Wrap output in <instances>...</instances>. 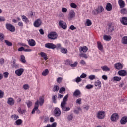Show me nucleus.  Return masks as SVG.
Wrapping results in <instances>:
<instances>
[{
	"label": "nucleus",
	"mask_w": 127,
	"mask_h": 127,
	"mask_svg": "<svg viewBox=\"0 0 127 127\" xmlns=\"http://www.w3.org/2000/svg\"><path fill=\"white\" fill-rule=\"evenodd\" d=\"M69 95L68 94L66 95L63 99L62 102L61 103V108L63 111L64 112H68L71 110V108L69 107H66L67 105V102H68V97Z\"/></svg>",
	"instance_id": "1"
},
{
	"label": "nucleus",
	"mask_w": 127,
	"mask_h": 127,
	"mask_svg": "<svg viewBox=\"0 0 127 127\" xmlns=\"http://www.w3.org/2000/svg\"><path fill=\"white\" fill-rule=\"evenodd\" d=\"M96 117L97 118H98L99 120H103V119L105 118V117H106V112L104 111H98Z\"/></svg>",
	"instance_id": "2"
},
{
	"label": "nucleus",
	"mask_w": 127,
	"mask_h": 127,
	"mask_svg": "<svg viewBox=\"0 0 127 127\" xmlns=\"http://www.w3.org/2000/svg\"><path fill=\"white\" fill-rule=\"evenodd\" d=\"M58 36V35H57V33L55 32H51L48 35V38L49 39H52V40L56 39Z\"/></svg>",
	"instance_id": "3"
},
{
	"label": "nucleus",
	"mask_w": 127,
	"mask_h": 127,
	"mask_svg": "<svg viewBox=\"0 0 127 127\" xmlns=\"http://www.w3.org/2000/svg\"><path fill=\"white\" fill-rule=\"evenodd\" d=\"M38 103H39L38 100H37L35 103L34 108L32 111V114H35V112H36L37 114H40V110L38 109V107H39V106L38 105Z\"/></svg>",
	"instance_id": "4"
},
{
	"label": "nucleus",
	"mask_w": 127,
	"mask_h": 127,
	"mask_svg": "<svg viewBox=\"0 0 127 127\" xmlns=\"http://www.w3.org/2000/svg\"><path fill=\"white\" fill-rule=\"evenodd\" d=\"M6 28L9 31H11V32H14L15 31V27L14 26L12 25V24L10 23H7L6 24Z\"/></svg>",
	"instance_id": "5"
},
{
	"label": "nucleus",
	"mask_w": 127,
	"mask_h": 127,
	"mask_svg": "<svg viewBox=\"0 0 127 127\" xmlns=\"http://www.w3.org/2000/svg\"><path fill=\"white\" fill-rule=\"evenodd\" d=\"M42 25V20H41L40 19H37L35 20V21L33 23V25L34 27H40L41 25Z\"/></svg>",
	"instance_id": "6"
},
{
	"label": "nucleus",
	"mask_w": 127,
	"mask_h": 127,
	"mask_svg": "<svg viewBox=\"0 0 127 127\" xmlns=\"http://www.w3.org/2000/svg\"><path fill=\"white\" fill-rule=\"evenodd\" d=\"M119 119V114L118 113H113L111 117L110 120L111 122H117V120Z\"/></svg>",
	"instance_id": "7"
},
{
	"label": "nucleus",
	"mask_w": 127,
	"mask_h": 127,
	"mask_svg": "<svg viewBox=\"0 0 127 127\" xmlns=\"http://www.w3.org/2000/svg\"><path fill=\"white\" fill-rule=\"evenodd\" d=\"M59 25L63 29H67V24L64 21H59Z\"/></svg>",
	"instance_id": "8"
},
{
	"label": "nucleus",
	"mask_w": 127,
	"mask_h": 127,
	"mask_svg": "<svg viewBox=\"0 0 127 127\" xmlns=\"http://www.w3.org/2000/svg\"><path fill=\"white\" fill-rule=\"evenodd\" d=\"M24 72V69L23 68H19L15 71V74L18 77H20Z\"/></svg>",
	"instance_id": "9"
},
{
	"label": "nucleus",
	"mask_w": 127,
	"mask_h": 127,
	"mask_svg": "<svg viewBox=\"0 0 127 127\" xmlns=\"http://www.w3.org/2000/svg\"><path fill=\"white\" fill-rule=\"evenodd\" d=\"M75 16H76V13H75V11H74V10H70L68 14L69 20H72L73 18H75Z\"/></svg>",
	"instance_id": "10"
},
{
	"label": "nucleus",
	"mask_w": 127,
	"mask_h": 127,
	"mask_svg": "<svg viewBox=\"0 0 127 127\" xmlns=\"http://www.w3.org/2000/svg\"><path fill=\"white\" fill-rule=\"evenodd\" d=\"M61 115V110L58 107H56L54 111V116L55 117H59Z\"/></svg>",
	"instance_id": "11"
},
{
	"label": "nucleus",
	"mask_w": 127,
	"mask_h": 127,
	"mask_svg": "<svg viewBox=\"0 0 127 127\" xmlns=\"http://www.w3.org/2000/svg\"><path fill=\"white\" fill-rule=\"evenodd\" d=\"M55 44L53 43H46L45 44V47L49 49H55Z\"/></svg>",
	"instance_id": "12"
},
{
	"label": "nucleus",
	"mask_w": 127,
	"mask_h": 127,
	"mask_svg": "<svg viewBox=\"0 0 127 127\" xmlns=\"http://www.w3.org/2000/svg\"><path fill=\"white\" fill-rule=\"evenodd\" d=\"M114 67L117 70H121L123 69V64L120 62L114 64Z\"/></svg>",
	"instance_id": "13"
},
{
	"label": "nucleus",
	"mask_w": 127,
	"mask_h": 127,
	"mask_svg": "<svg viewBox=\"0 0 127 127\" xmlns=\"http://www.w3.org/2000/svg\"><path fill=\"white\" fill-rule=\"evenodd\" d=\"M8 105H9V106H13L14 105L15 101H14V99L12 98V97H9L7 99V102Z\"/></svg>",
	"instance_id": "14"
},
{
	"label": "nucleus",
	"mask_w": 127,
	"mask_h": 127,
	"mask_svg": "<svg viewBox=\"0 0 127 127\" xmlns=\"http://www.w3.org/2000/svg\"><path fill=\"white\" fill-rule=\"evenodd\" d=\"M127 71L125 70H121L118 72V75L121 77H125V76H127Z\"/></svg>",
	"instance_id": "15"
},
{
	"label": "nucleus",
	"mask_w": 127,
	"mask_h": 127,
	"mask_svg": "<svg viewBox=\"0 0 127 127\" xmlns=\"http://www.w3.org/2000/svg\"><path fill=\"white\" fill-rule=\"evenodd\" d=\"M81 91L79 89H76L74 92L73 95L74 97H81Z\"/></svg>",
	"instance_id": "16"
},
{
	"label": "nucleus",
	"mask_w": 127,
	"mask_h": 127,
	"mask_svg": "<svg viewBox=\"0 0 127 127\" xmlns=\"http://www.w3.org/2000/svg\"><path fill=\"white\" fill-rule=\"evenodd\" d=\"M126 123H127V117L124 116L121 118L120 123L121 125H125Z\"/></svg>",
	"instance_id": "17"
},
{
	"label": "nucleus",
	"mask_w": 127,
	"mask_h": 127,
	"mask_svg": "<svg viewBox=\"0 0 127 127\" xmlns=\"http://www.w3.org/2000/svg\"><path fill=\"white\" fill-rule=\"evenodd\" d=\"M118 4L120 7V8H124L125 6V1L123 0H118Z\"/></svg>",
	"instance_id": "18"
},
{
	"label": "nucleus",
	"mask_w": 127,
	"mask_h": 127,
	"mask_svg": "<svg viewBox=\"0 0 127 127\" xmlns=\"http://www.w3.org/2000/svg\"><path fill=\"white\" fill-rule=\"evenodd\" d=\"M120 21L123 25H127V18L126 17H123L120 20Z\"/></svg>",
	"instance_id": "19"
},
{
	"label": "nucleus",
	"mask_w": 127,
	"mask_h": 127,
	"mask_svg": "<svg viewBox=\"0 0 127 127\" xmlns=\"http://www.w3.org/2000/svg\"><path fill=\"white\" fill-rule=\"evenodd\" d=\"M79 51L80 52H87L88 51V47L87 46L80 47Z\"/></svg>",
	"instance_id": "20"
},
{
	"label": "nucleus",
	"mask_w": 127,
	"mask_h": 127,
	"mask_svg": "<svg viewBox=\"0 0 127 127\" xmlns=\"http://www.w3.org/2000/svg\"><path fill=\"white\" fill-rule=\"evenodd\" d=\"M97 47L100 51L103 52L104 51V47H103V45H102V43L100 42H97Z\"/></svg>",
	"instance_id": "21"
},
{
	"label": "nucleus",
	"mask_w": 127,
	"mask_h": 127,
	"mask_svg": "<svg viewBox=\"0 0 127 127\" xmlns=\"http://www.w3.org/2000/svg\"><path fill=\"white\" fill-rule=\"evenodd\" d=\"M105 8L107 11H111L112 9V4L107 3Z\"/></svg>",
	"instance_id": "22"
},
{
	"label": "nucleus",
	"mask_w": 127,
	"mask_h": 127,
	"mask_svg": "<svg viewBox=\"0 0 127 127\" xmlns=\"http://www.w3.org/2000/svg\"><path fill=\"white\" fill-rule=\"evenodd\" d=\"M40 55H41V57H43L44 58V60H47L48 59V57L47 56V55L46 53L41 52L40 53Z\"/></svg>",
	"instance_id": "23"
},
{
	"label": "nucleus",
	"mask_w": 127,
	"mask_h": 127,
	"mask_svg": "<svg viewBox=\"0 0 127 127\" xmlns=\"http://www.w3.org/2000/svg\"><path fill=\"white\" fill-rule=\"evenodd\" d=\"M94 85L96 87H98L99 89H101V87H102V82L100 80H97L95 82Z\"/></svg>",
	"instance_id": "24"
},
{
	"label": "nucleus",
	"mask_w": 127,
	"mask_h": 127,
	"mask_svg": "<svg viewBox=\"0 0 127 127\" xmlns=\"http://www.w3.org/2000/svg\"><path fill=\"white\" fill-rule=\"evenodd\" d=\"M28 44L30 46H35L36 43L34 40L31 39L28 41Z\"/></svg>",
	"instance_id": "25"
},
{
	"label": "nucleus",
	"mask_w": 127,
	"mask_h": 127,
	"mask_svg": "<svg viewBox=\"0 0 127 127\" xmlns=\"http://www.w3.org/2000/svg\"><path fill=\"white\" fill-rule=\"evenodd\" d=\"M96 11L97 13H101L104 11V7L102 6H99L98 7Z\"/></svg>",
	"instance_id": "26"
},
{
	"label": "nucleus",
	"mask_w": 127,
	"mask_h": 127,
	"mask_svg": "<svg viewBox=\"0 0 127 127\" xmlns=\"http://www.w3.org/2000/svg\"><path fill=\"white\" fill-rule=\"evenodd\" d=\"M103 39L105 40V41H110V40L112 39V37L110 35H104L103 36Z\"/></svg>",
	"instance_id": "27"
},
{
	"label": "nucleus",
	"mask_w": 127,
	"mask_h": 127,
	"mask_svg": "<svg viewBox=\"0 0 127 127\" xmlns=\"http://www.w3.org/2000/svg\"><path fill=\"white\" fill-rule=\"evenodd\" d=\"M20 61L22 63H26V60L25 59V56L23 55L20 56Z\"/></svg>",
	"instance_id": "28"
},
{
	"label": "nucleus",
	"mask_w": 127,
	"mask_h": 127,
	"mask_svg": "<svg viewBox=\"0 0 127 127\" xmlns=\"http://www.w3.org/2000/svg\"><path fill=\"white\" fill-rule=\"evenodd\" d=\"M22 19L23 21L25 22V23H26V24L29 23V20H28V19L27 18V17H26V16H24V15L22 16Z\"/></svg>",
	"instance_id": "29"
},
{
	"label": "nucleus",
	"mask_w": 127,
	"mask_h": 127,
	"mask_svg": "<svg viewBox=\"0 0 127 127\" xmlns=\"http://www.w3.org/2000/svg\"><path fill=\"white\" fill-rule=\"evenodd\" d=\"M57 49V50H61L62 48V45L61 43H57L56 45H55V49Z\"/></svg>",
	"instance_id": "30"
},
{
	"label": "nucleus",
	"mask_w": 127,
	"mask_h": 127,
	"mask_svg": "<svg viewBox=\"0 0 127 127\" xmlns=\"http://www.w3.org/2000/svg\"><path fill=\"white\" fill-rule=\"evenodd\" d=\"M11 119L14 121H16L18 119H19V116L17 114H12L11 115Z\"/></svg>",
	"instance_id": "31"
},
{
	"label": "nucleus",
	"mask_w": 127,
	"mask_h": 127,
	"mask_svg": "<svg viewBox=\"0 0 127 127\" xmlns=\"http://www.w3.org/2000/svg\"><path fill=\"white\" fill-rule=\"evenodd\" d=\"M22 124V120L21 119H17L14 123V125L16 126H20Z\"/></svg>",
	"instance_id": "32"
},
{
	"label": "nucleus",
	"mask_w": 127,
	"mask_h": 127,
	"mask_svg": "<svg viewBox=\"0 0 127 127\" xmlns=\"http://www.w3.org/2000/svg\"><path fill=\"white\" fill-rule=\"evenodd\" d=\"M101 69L104 71V72H110V71H111L110 68H108L107 66H102Z\"/></svg>",
	"instance_id": "33"
},
{
	"label": "nucleus",
	"mask_w": 127,
	"mask_h": 127,
	"mask_svg": "<svg viewBox=\"0 0 127 127\" xmlns=\"http://www.w3.org/2000/svg\"><path fill=\"white\" fill-rule=\"evenodd\" d=\"M71 63H73V61L71 60H66L64 61V64H65V65H67V66H71Z\"/></svg>",
	"instance_id": "34"
},
{
	"label": "nucleus",
	"mask_w": 127,
	"mask_h": 127,
	"mask_svg": "<svg viewBox=\"0 0 127 127\" xmlns=\"http://www.w3.org/2000/svg\"><path fill=\"white\" fill-rule=\"evenodd\" d=\"M60 51L62 53H63L64 54H67L68 53V50H67L66 48L62 47L60 49Z\"/></svg>",
	"instance_id": "35"
},
{
	"label": "nucleus",
	"mask_w": 127,
	"mask_h": 127,
	"mask_svg": "<svg viewBox=\"0 0 127 127\" xmlns=\"http://www.w3.org/2000/svg\"><path fill=\"white\" fill-rule=\"evenodd\" d=\"M122 80V77L119 76H114L113 78V81L115 82H120Z\"/></svg>",
	"instance_id": "36"
},
{
	"label": "nucleus",
	"mask_w": 127,
	"mask_h": 127,
	"mask_svg": "<svg viewBox=\"0 0 127 127\" xmlns=\"http://www.w3.org/2000/svg\"><path fill=\"white\" fill-rule=\"evenodd\" d=\"M122 43L123 44H127V36H124L122 38Z\"/></svg>",
	"instance_id": "37"
},
{
	"label": "nucleus",
	"mask_w": 127,
	"mask_h": 127,
	"mask_svg": "<svg viewBox=\"0 0 127 127\" xmlns=\"http://www.w3.org/2000/svg\"><path fill=\"white\" fill-rule=\"evenodd\" d=\"M108 30L109 33H112V32L114 31V26H112L111 25H109Z\"/></svg>",
	"instance_id": "38"
},
{
	"label": "nucleus",
	"mask_w": 127,
	"mask_h": 127,
	"mask_svg": "<svg viewBox=\"0 0 127 127\" xmlns=\"http://www.w3.org/2000/svg\"><path fill=\"white\" fill-rule=\"evenodd\" d=\"M49 74V70L47 69H46L42 73V75L43 76H46Z\"/></svg>",
	"instance_id": "39"
},
{
	"label": "nucleus",
	"mask_w": 127,
	"mask_h": 127,
	"mask_svg": "<svg viewBox=\"0 0 127 127\" xmlns=\"http://www.w3.org/2000/svg\"><path fill=\"white\" fill-rule=\"evenodd\" d=\"M77 66H78V62L77 61H75L73 63H71V64H70V67L71 68H76V67H77Z\"/></svg>",
	"instance_id": "40"
},
{
	"label": "nucleus",
	"mask_w": 127,
	"mask_h": 127,
	"mask_svg": "<svg viewBox=\"0 0 127 127\" xmlns=\"http://www.w3.org/2000/svg\"><path fill=\"white\" fill-rule=\"evenodd\" d=\"M85 25L86 26H91L92 25V21L90 19H87Z\"/></svg>",
	"instance_id": "41"
},
{
	"label": "nucleus",
	"mask_w": 127,
	"mask_h": 127,
	"mask_svg": "<svg viewBox=\"0 0 127 127\" xmlns=\"http://www.w3.org/2000/svg\"><path fill=\"white\" fill-rule=\"evenodd\" d=\"M17 111L19 113L23 114H24V113H26V110L25 109L22 110L21 107H19L18 109H17Z\"/></svg>",
	"instance_id": "42"
},
{
	"label": "nucleus",
	"mask_w": 127,
	"mask_h": 127,
	"mask_svg": "<svg viewBox=\"0 0 127 127\" xmlns=\"http://www.w3.org/2000/svg\"><path fill=\"white\" fill-rule=\"evenodd\" d=\"M39 100L40 101H39L38 105L39 104L40 106H42V105L44 104V99L42 97H40Z\"/></svg>",
	"instance_id": "43"
},
{
	"label": "nucleus",
	"mask_w": 127,
	"mask_h": 127,
	"mask_svg": "<svg viewBox=\"0 0 127 127\" xmlns=\"http://www.w3.org/2000/svg\"><path fill=\"white\" fill-rule=\"evenodd\" d=\"M80 112H82V108H81V107H78L77 109H75L74 110V112L75 113V114H79V113Z\"/></svg>",
	"instance_id": "44"
},
{
	"label": "nucleus",
	"mask_w": 127,
	"mask_h": 127,
	"mask_svg": "<svg viewBox=\"0 0 127 127\" xmlns=\"http://www.w3.org/2000/svg\"><path fill=\"white\" fill-rule=\"evenodd\" d=\"M120 12L121 14H127V9L123 8L121 10Z\"/></svg>",
	"instance_id": "45"
},
{
	"label": "nucleus",
	"mask_w": 127,
	"mask_h": 127,
	"mask_svg": "<svg viewBox=\"0 0 127 127\" xmlns=\"http://www.w3.org/2000/svg\"><path fill=\"white\" fill-rule=\"evenodd\" d=\"M5 43L8 46H12V43L7 40H5Z\"/></svg>",
	"instance_id": "46"
},
{
	"label": "nucleus",
	"mask_w": 127,
	"mask_h": 127,
	"mask_svg": "<svg viewBox=\"0 0 127 127\" xmlns=\"http://www.w3.org/2000/svg\"><path fill=\"white\" fill-rule=\"evenodd\" d=\"M88 78L91 81H93V80H95L96 79V76L95 75H90L89 76Z\"/></svg>",
	"instance_id": "47"
},
{
	"label": "nucleus",
	"mask_w": 127,
	"mask_h": 127,
	"mask_svg": "<svg viewBox=\"0 0 127 127\" xmlns=\"http://www.w3.org/2000/svg\"><path fill=\"white\" fill-rule=\"evenodd\" d=\"M76 82V83H80L82 81V79H81L80 76L76 77L75 80H74Z\"/></svg>",
	"instance_id": "48"
},
{
	"label": "nucleus",
	"mask_w": 127,
	"mask_h": 127,
	"mask_svg": "<svg viewBox=\"0 0 127 127\" xmlns=\"http://www.w3.org/2000/svg\"><path fill=\"white\" fill-rule=\"evenodd\" d=\"M76 104H78V105H81L82 104V98H78L75 101Z\"/></svg>",
	"instance_id": "49"
},
{
	"label": "nucleus",
	"mask_w": 127,
	"mask_h": 127,
	"mask_svg": "<svg viewBox=\"0 0 127 127\" xmlns=\"http://www.w3.org/2000/svg\"><path fill=\"white\" fill-rule=\"evenodd\" d=\"M93 87H94V86H93V85L88 84L85 86V88H86V89H87V90H90V89H93Z\"/></svg>",
	"instance_id": "50"
},
{
	"label": "nucleus",
	"mask_w": 127,
	"mask_h": 127,
	"mask_svg": "<svg viewBox=\"0 0 127 127\" xmlns=\"http://www.w3.org/2000/svg\"><path fill=\"white\" fill-rule=\"evenodd\" d=\"M59 90V86L57 85H55L54 86L53 91V92H57Z\"/></svg>",
	"instance_id": "51"
},
{
	"label": "nucleus",
	"mask_w": 127,
	"mask_h": 127,
	"mask_svg": "<svg viewBox=\"0 0 127 127\" xmlns=\"http://www.w3.org/2000/svg\"><path fill=\"white\" fill-rule=\"evenodd\" d=\"M43 119L44 123H47V122L49 121V117H48V116H44Z\"/></svg>",
	"instance_id": "52"
},
{
	"label": "nucleus",
	"mask_w": 127,
	"mask_h": 127,
	"mask_svg": "<svg viewBox=\"0 0 127 127\" xmlns=\"http://www.w3.org/2000/svg\"><path fill=\"white\" fill-rule=\"evenodd\" d=\"M26 104H27L28 108H30V107L32 106V102L31 101H28L26 102Z\"/></svg>",
	"instance_id": "53"
},
{
	"label": "nucleus",
	"mask_w": 127,
	"mask_h": 127,
	"mask_svg": "<svg viewBox=\"0 0 127 127\" xmlns=\"http://www.w3.org/2000/svg\"><path fill=\"white\" fill-rule=\"evenodd\" d=\"M80 57H83L84 58H88V56L86 54L81 53L79 55Z\"/></svg>",
	"instance_id": "54"
},
{
	"label": "nucleus",
	"mask_w": 127,
	"mask_h": 127,
	"mask_svg": "<svg viewBox=\"0 0 127 127\" xmlns=\"http://www.w3.org/2000/svg\"><path fill=\"white\" fill-rule=\"evenodd\" d=\"M12 67L15 68V69H18L19 68V64H15L12 65Z\"/></svg>",
	"instance_id": "55"
},
{
	"label": "nucleus",
	"mask_w": 127,
	"mask_h": 127,
	"mask_svg": "<svg viewBox=\"0 0 127 127\" xmlns=\"http://www.w3.org/2000/svg\"><path fill=\"white\" fill-rule=\"evenodd\" d=\"M23 88L24 90H28V89H29V85H28L27 84H24L23 86Z\"/></svg>",
	"instance_id": "56"
},
{
	"label": "nucleus",
	"mask_w": 127,
	"mask_h": 127,
	"mask_svg": "<svg viewBox=\"0 0 127 127\" xmlns=\"http://www.w3.org/2000/svg\"><path fill=\"white\" fill-rule=\"evenodd\" d=\"M81 65L82 66H86V62L84 60H81L80 62Z\"/></svg>",
	"instance_id": "57"
},
{
	"label": "nucleus",
	"mask_w": 127,
	"mask_h": 127,
	"mask_svg": "<svg viewBox=\"0 0 127 127\" xmlns=\"http://www.w3.org/2000/svg\"><path fill=\"white\" fill-rule=\"evenodd\" d=\"M0 39L1 41H3V39H4V34L2 33L0 34Z\"/></svg>",
	"instance_id": "58"
},
{
	"label": "nucleus",
	"mask_w": 127,
	"mask_h": 127,
	"mask_svg": "<svg viewBox=\"0 0 127 127\" xmlns=\"http://www.w3.org/2000/svg\"><path fill=\"white\" fill-rule=\"evenodd\" d=\"M70 7L72 8H77V5L74 3H71L70 4Z\"/></svg>",
	"instance_id": "59"
},
{
	"label": "nucleus",
	"mask_w": 127,
	"mask_h": 127,
	"mask_svg": "<svg viewBox=\"0 0 127 127\" xmlns=\"http://www.w3.org/2000/svg\"><path fill=\"white\" fill-rule=\"evenodd\" d=\"M65 91H66V88H65V87H61L60 89V90H59V93H62V92H65Z\"/></svg>",
	"instance_id": "60"
},
{
	"label": "nucleus",
	"mask_w": 127,
	"mask_h": 127,
	"mask_svg": "<svg viewBox=\"0 0 127 127\" xmlns=\"http://www.w3.org/2000/svg\"><path fill=\"white\" fill-rule=\"evenodd\" d=\"M5 21V17L0 16V22H3Z\"/></svg>",
	"instance_id": "61"
},
{
	"label": "nucleus",
	"mask_w": 127,
	"mask_h": 127,
	"mask_svg": "<svg viewBox=\"0 0 127 127\" xmlns=\"http://www.w3.org/2000/svg\"><path fill=\"white\" fill-rule=\"evenodd\" d=\"M62 80H63V78H62V77H58L57 79V82L59 84L61 83V82H62Z\"/></svg>",
	"instance_id": "62"
},
{
	"label": "nucleus",
	"mask_w": 127,
	"mask_h": 127,
	"mask_svg": "<svg viewBox=\"0 0 127 127\" xmlns=\"http://www.w3.org/2000/svg\"><path fill=\"white\" fill-rule=\"evenodd\" d=\"M9 75V73L8 72H5L3 73V76L4 78H8V76Z\"/></svg>",
	"instance_id": "63"
},
{
	"label": "nucleus",
	"mask_w": 127,
	"mask_h": 127,
	"mask_svg": "<svg viewBox=\"0 0 127 127\" xmlns=\"http://www.w3.org/2000/svg\"><path fill=\"white\" fill-rule=\"evenodd\" d=\"M4 64V59L1 58L0 59V65H3Z\"/></svg>",
	"instance_id": "64"
}]
</instances>
